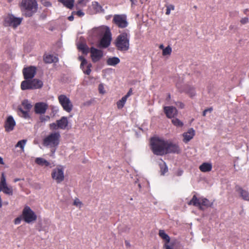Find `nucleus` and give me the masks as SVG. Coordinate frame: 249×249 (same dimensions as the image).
<instances>
[{
    "label": "nucleus",
    "instance_id": "nucleus-1",
    "mask_svg": "<svg viewBox=\"0 0 249 249\" xmlns=\"http://www.w3.org/2000/svg\"><path fill=\"white\" fill-rule=\"evenodd\" d=\"M21 11L26 17H31L38 9L36 0H21L19 4Z\"/></svg>",
    "mask_w": 249,
    "mask_h": 249
},
{
    "label": "nucleus",
    "instance_id": "nucleus-2",
    "mask_svg": "<svg viewBox=\"0 0 249 249\" xmlns=\"http://www.w3.org/2000/svg\"><path fill=\"white\" fill-rule=\"evenodd\" d=\"M166 141L158 137H153L150 139L151 149L153 153L158 156L166 155Z\"/></svg>",
    "mask_w": 249,
    "mask_h": 249
},
{
    "label": "nucleus",
    "instance_id": "nucleus-3",
    "mask_svg": "<svg viewBox=\"0 0 249 249\" xmlns=\"http://www.w3.org/2000/svg\"><path fill=\"white\" fill-rule=\"evenodd\" d=\"M130 35L128 32H123L116 38L115 45L117 49L121 52H126L130 48Z\"/></svg>",
    "mask_w": 249,
    "mask_h": 249
},
{
    "label": "nucleus",
    "instance_id": "nucleus-4",
    "mask_svg": "<svg viewBox=\"0 0 249 249\" xmlns=\"http://www.w3.org/2000/svg\"><path fill=\"white\" fill-rule=\"evenodd\" d=\"M60 134L59 132L50 133L43 140V145L51 148L56 147L59 143Z\"/></svg>",
    "mask_w": 249,
    "mask_h": 249
},
{
    "label": "nucleus",
    "instance_id": "nucleus-5",
    "mask_svg": "<svg viewBox=\"0 0 249 249\" xmlns=\"http://www.w3.org/2000/svg\"><path fill=\"white\" fill-rule=\"evenodd\" d=\"M3 25L16 29L22 22V18L16 17L14 15L8 14L3 17Z\"/></svg>",
    "mask_w": 249,
    "mask_h": 249
},
{
    "label": "nucleus",
    "instance_id": "nucleus-6",
    "mask_svg": "<svg viewBox=\"0 0 249 249\" xmlns=\"http://www.w3.org/2000/svg\"><path fill=\"white\" fill-rule=\"evenodd\" d=\"M43 82L38 79H31L23 81L20 85L23 90L40 89L43 87Z\"/></svg>",
    "mask_w": 249,
    "mask_h": 249
},
{
    "label": "nucleus",
    "instance_id": "nucleus-7",
    "mask_svg": "<svg viewBox=\"0 0 249 249\" xmlns=\"http://www.w3.org/2000/svg\"><path fill=\"white\" fill-rule=\"evenodd\" d=\"M21 218L26 223H31L36 221L37 215L29 206H25L22 210Z\"/></svg>",
    "mask_w": 249,
    "mask_h": 249
},
{
    "label": "nucleus",
    "instance_id": "nucleus-8",
    "mask_svg": "<svg viewBox=\"0 0 249 249\" xmlns=\"http://www.w3.org/2000/svg\"><path fill=\"white\" fill-rule=\"evenodd\" d=\"M59 103L63 109L67 112H70L73 108V105L69 98L64 94H61L58 97Z\"/></svg>",
    "mask_w": 249,
    "mask_h": 249
},
{
    "label": "nucleus",
    "instance_id": "nucleus-9",
    "mask_svg": "<svg viewBox=\"0 0 249 249\" xmlns=\"http://www.w3.org/2000/svg\"><path fill=\"white\" fill-rule=\"evenodd\" d=\"M112 22L120 28H124L128 25L126 16L124 14L114 15Z\"/></svg>",
    "mask_w": 249,
    "mask_h": 249
},
{
    "label": "nucleus",
    "instance_id": "nucleus-10",
    "mask_svg": "<svg viewBox=\"0 0 249 249\" xmlns=\"http://www.w3.org/2000/svg\"><path fill=\"white\" fill-rule=\"evenodd\" d=\"M111 41V34L108 28L106 29L103 37L101 39L99 46L106 48L108 47Z\"/></svg>",
    "mask_w": 249,
    "mask_h": 249
},
{
    "label": "nucleus",
    "instance_id": "nucleus-11",
    "mask_svg": "<svg viewBox=\"0 0 249 249\" xmlns=\"http://www.w3.org/2000/svg\"><path fill=\"white\" fill-rule=\"evenodd\" d=\"M0 191L4 194L12 195L13 189L11 186H8L6 183V177L4 173H2L0 181Z\"/></svg>",
    "mask_w": 249,
    "mask_h": 249
},
{
    "label": "nucleus",
    "instance_id": "nucleus-12",
    "mask_svg": "<svg viewBox=\"0 0 249 249\" xmlns=\"http://www.w3.org/2000/svg\"><path fill=\"white\" fill-rule=\"evenodd\" d=\"M52 178L55 180L57 183H60L64 179V170L62 168H56L53 169L52 174Z\"/></svg>",
    "mask_w": 249,
    "mask_h": 249
},
{
    "label": "nucleus",
    "instance_id": "nucleus-13",
    "mask_svg": "<svg viewBox=\"0 0 249 249\" xmlns=\"http://www.w3.org/2000/svg\"><path fill=\"white\" fill-rule=\"evenodd\" d=\"M22 73L25 80L33 79L36 73V68L35 66H29L23 68Z\"/></svg>",
    "mask_w": 249,
    "mask_h": 249
},
{
    "label": "nucleus",
    "instance_id": "nucleus-14",
    "mask_svg": "<svg viewBox=\"0 0 249 249\" xmlns=\"http://www.w3.org/2000/svg\"><path fill=\"white\" fill-rule=\"evenodd\" d=\"M180 149L178 145L171 141L166 140V155L169 153H178Z\"/></svg>",
    "mask_w": 249,
    "mask_h": 249
},
{
    "label": "nucleus",
    "instance_id": "nucleus-15",
    "mask_svg": "<svg viewBox=\"0 0 249 249\" xmlns=\"http://www.w3.org/2000/svg\"><path fill=\"white\" fill-rule=\"evenodd\" d=\"M48 108V105L45 102H37L35 104L34 111L37 114H44Z\"/></svg>",
    "mask_w": 249,
    "mask_h": 249
},
{
    "label": "nucleus",
    "instance_id": "nucleus-16",
    "mask_svg": "<svg viewBox=\"0 0 249 249\" xmlns=\"http://www.w3.org/2000/svg\"><path fill=\"white\" fill-rule=\"evenodd\" d=\"M91 57L93 62L95 63L99 61L103 55L102 51L92 47L90 49Z\"/></svg>",
    "mask_w": 249,
    "mask_h": 249
},
{
    "label": "nucleus",
    "instance_id": "nucleus-17",
    "mask_svg": "<svg viewBox=\"0 0 249 249\" xmlns=\"http://www.w3.org/2000/svg\"><path fill=\"white\" fill-rule=\"evenodd\" d=\"M16 126V122L12 116H9L4 123V128L6 132L12 131Z\"/></svg>",
    "mask_w": 249,
    "mask_h": 249
},
{
    "label": "nucleus",
    "instance_id": "nucleus-18",
    "mask_svg": "<svg viewBox=\"0 0 249 249\" xmlns=\"http://www.w3.org/2000/svg\"><path fill=\"white\" fill-rule=\"evenodd\" d=\"M163 111L166 117L168 118H174L178 114L177 108L173 106L164 107Z\"/></svg>",
    "mask_w": 249,
    "mask_h": 249
},
{
    "label": "nucleus",
    "instance_id": "nucleus-19",
    "mask_svg": "<svg viewBox=\"0 0 249 249\" xmlns=\"http://www.w3.org/2000/svg\"><path fill=\"white\" fill-rule=\"evenodd\" d=\"M195 135V131L193 128L188 129L187 132L183 133L182 136L183 137V141L185 143H187L191 139L193 138Z\"/></svg>",
    "mask_w": 249,
    "mask_h": 249
},
{
    "label": "nucleus",
    "instance_id": "nucleus-20",
    "mask_svg": "<svg viewBox=\"0 0 249 249\" xmlns=\"http://www.w3.org/2000/svg\"><path fill=\"white\" fill-rule=\"evenodd\" d=\"M235 190L238 192L242 198L245 201H249V192L243 189L241 187L236 186Z\"/></svg>",
    "mask_w": 249,
    "mask_h": 249
},
{
    "label": "nucleus",
    "instance_id": "nucleus-21",
    "mask_svg": "<svg viewBox=\"0 0 249 249\" xmlns=\"http://www.w3.org/2000/svg\"><path fill=\"white\" fill-rule=\"evenodd\" d=\"M56 123L59 128L61 129H65L68 125L69 122L67 117H62L60 119L57 120Z\"/></svg>",
    "mask_w": 249,
    "mask_h": 249
},
{
    "label": "nucleus",
    "instance_id": "nucleus-22",
    "mask_svg": "<svg viewBox=\"0 0 249 249\" xmlns=\"http://www.w3.org/2000/svg\"><path fill=\"white\" fill-rule=\"evenodd\" d=\"M80 59L82 60L81 63V67H83L82 69L84 73L87 75H89L91 72L90 68L92 66L91 64L90 63L88 64L86 67V68L85 69L83 66L84 65L87 64V61L85 58L82 57H80Z\"/></svg>",
    "mask_w": 249,
    "mask_h": 249
},
{
    "label": "nucleus",
    "instance_id": "nucleus-23",
    "mask_svg": "<svg viewBox=\"0 0 249 249\" xmlns=\"http://www.w3.org/2000/svg\"><path fill=\"white\" fill-rule=\"evenodd\" d=\"M213 166L211 163L209 162H203L201 164L199 169L202 172H208L212 170Z\"/></svg>",
    "mask_w": 249,
    "mask_h": 249
},
{
    "label": "nucleus",
    "instance_id": "nucleus-24",
    "mask_svg": "<svg viewBox=\"0 0 249 249\" xmlns=\"http://www.w3.org/2000/svg\"><path fill=\"white\" fill-rule=\"evenodd\" d=\"M35 163L41 166L47 167L50 165V163L45 159L42 158H36Z\"/></svg>",
    "mask_w": 249,
    "mask_h": 249
},
{
    "label": "nucleus",
    "instance_id": "nucleus-25",
    "mask_svg": "<svg viewBox=\"0 0 249 249\" xmlns=\"http://www.w3.org/2000/svg\"><path fill=\"white\" fill-rule=\"evenodd\" d=\"M44 61L46 63L57 62L58 61V58L54 56L53 55L48 54L44 56Z\"/></svg>",
    "mask_w": 249,
    "mask_h": 249
},
{
    "label": "nucleus",
    "instance_id": "nucleus-26",
    "mask_svg": "<svg viewBox=\"0 0 249 249\" xmlns=\"http://www.w3.org/2000/svg\"><path fill=\"white\" fill-rule=\"evenodd\" d=\"M67 8L72 9L74 6V0H58Z\"/></svg>",
    "mask_w": 249,
    "mask_h": 249
},
{
    "label": "nucleus",
    "instance_id": "nucleus-27",
    "mask_svg": "<svg viewBox=\"0 0 249 249\" xmlns=\"http://www.w3.org/2000/svg\"><path fill=\"white\" fill-rule=\"evenodd\" d=\"M120 62V59L117 57H112L108 58L107 60V63L109 66H114Z\"/></svg>",
    "mask_w": 249,
    "mask_h": 249
},
{
    "label": "nucleus",
    "instance_id": "nucleus-28",
    "mask_svg": "<svg viewBox=\"0 0 249 249\" xmlns=\"http://www.w3.org/2000/svg\"><path fill=\"white\" fill-rule=\"evenodd\" d=\"M184 92L189 94L191 97H194L196 94L194 88L189 86L185 87Z\"/></svg>",
    "mask_w": 249,
    "mask_h": 249
},
{
    "label": "nucleus",
    "instance_id": "nucleus-29",
    "mask_svg": "<svg viewBox=\"0 0 249 249\" xmlns=\"http://www.w3.org/2000/svg\"><path fill=\"white\" fill-rule=\"evenodd\" d=\"M78 48L79 50H81L84 54H87L89 52V48L85 44L81 43L79 44L78 46Z\"/></svg>",
    "mask_w": 249,
    "mask_h": 249
},
{
    "label": "nucleus",
    "instance_id": "nucleus-30",
    "mask_svg": "<svg viewBox=\"0 0 249 249\" xmlns=\"http://www.w3.org/2000/svg\"><path fill=\"white\" fill-rule=\"evenodd\" d=\"M160 236L163 240L166 241V243H169L170 240V237L164 232L163 230H160L159 231Z\"/></svg>",
    "mask_w": 249,
    "mask_h": 249
},
{
    "label": "nucleus",
    "instance_id": "nucleus-31",
    "mask_svg": "<svg viewBox=\"0 0 249 249\" xmlns=\"http://www.w3.org/2000/svg\"><path fill=\"white\" fill-rule=\"evenodd\" d=\"M21 105L24 110L30 111L32 107V105L29 102L28 100H24L22 103Z\"/></svg>",
    "mask_w": 249,
    "mask_h": 249
},
{
    "label": "nucleus",
    "instance_id": "nucleus-32",
    "mask_svg": "<svg viewBox=\"0 0 249 249\" xmlns=\"http://www.w3.org/2000/svg\"><path fill=\"white\" fill-rule=\"evenodd\" d=\"M18 110L21 113V117H23L24 118L27 119L30 118L29 115V111L28 110H24L22 107H18Z\"/></svg>",
    "mask_w": 249,
    "mask_h": 249
},
{
    "label": "nucleus",
    "instance_id": "nucleus-33",
    "mask_svg": "<svg viewBox=\"0 0 249 249\" xmlns=\"http://www.w3.org/2000/svg\"><path fill=\"white\" fill-rule=\"evenodd\" d=\"M208 199L206 198H197L196 195H194L189 202H206Z\"/></svg>",
    "mask_w": 249,
    "mask_h": 249
},
{
    "label": "nucleus",
    "instance_id": "nucleus-34",
    "mask_svg": "<svg viewBox=\"0 0 249 249\" xmlns=\"http://www.w3.org/2000/svg\"><path fill=\"white\" fill-rule=\"evenodd\" d=\"M92 6L93 8L97 12H102L104 10L101 5L97 1H93L92 2Z\"/></svg>",
    "mask_w": 249,
    "mask_h": 249
},
{
    "label": "nucleus",
    "instance_id": "nucleus-35",
    "mask_svg": "<svg viewBox=\"0 0 249 249\" xmlns=\"http://www.w3.org/2000/svg\"><path fill=\"white\" fill-rule=\"evenodd\" d=\"M126 100L127 99L123 96L121 100L117 102V107L119 109H122L124 107Z\"/></svg>",
    "mask_w": 249,
    "mask_h": 249
},
{
    "label": "nucleus",
    "instance_id": "nucleus-36",
    "mask_svg": "<svg viewBox=\"0 0 249 249\" xmlns=\"http://www.w3.org/2000/svg\"><path fill=\"white\" fill-rule=\"evenodd\" d=\"M173 124L177 127H182L183 125V123L178 118H174L172 120Z\"/></svg>",
    "mask_w": 249,
    "mask_h": 249
},
{
    "label": "nucleus",
    "instance_id": "nucleus-37",
    "mask_svg": "<svg viewBox=\"0 0 249 249\" xmlns=\"http://www.w3.org/2000/svg\"><path fill=\"white\" fill-rule=\"evenodd\" d=\"M27 142L26 140H22L18 141L16 145V147H20L22 150L24 149V146Z\"/></svg>",
    "mask_w": 249,
    "mask_h": 249
},
{
    "label": "nucleus",
    "instance_id": "nucleus-38",
    "mask_svg": "<svg viewBox=\"0 0 249 249\" xmlns=\"http://www.w3.org/2000/svg\"><path fill=\"white\" fill-rule=\"evenodd\" d=\"M172 53V48L170 46H168L162 51V55L163 56L170 55Z\"/></svg>",
    "mask_w": 249,
    "mask_h": 249
},
{
    "label": "nucleus",
    "instance_id": "nucleus-39",
    "mask_svg": "<svg viewBox=\"0 0 249 249\" xmlns=\"http://www.w3.org/2000/svg\"><path fill=\"white\" fill-rule=\"evenodd\" d=\"M160 168L161 174L163 175L165 173H166L168 171L167 167L166 166L164 162H163L162 164H160Z\"/></svg>",
    "mask_w": 249,
    "mask_h": 249
},
{
    "label": "nucleus",
    "instance_id": "nucleus-40",
    "mask_svg": "<svg viewBox=\"0 0 249 249\" xmlns=\"http://www.w3.org/2000/svg\"><path fill=\"white\" fill-rule=\"evenodd\" d=\"M166 11L165 14L167 15H170L171 10H174L175 9V6L172 4L169 5H166Z\"/></svg>",
    "mask_w": 249,
    "mask_h": 249
},
{
    "label": "nucleus",
    "instance_id": "nucleus-41",
    "mask_svg": "<svg viewBox=\"0 0 249 249\" xmlns=\"http://www.w3.org/2000/svg\"><path fill=\"white\" fill-rule=\"evenodd\" d=\"M57 125H58V124H57V123H56V124L53 123L50 124L49 125V126H50V128L51 129L56 130V129L59 128L58 126H57Z\"/></svg>",
    "mask_w": 249,
    "mask_h": 249
},
{
    "label": "nucleus",
    "instance_id": "nucleus-42",
    "mask_svg": "<svg viewBox=\"0 0 249 249\" xmlns=\"http://www.w3.org/2000/svg\"><path fill=\"white\" fill-rule=\"evenodd\" d=\"M193 204L195 207L200 209H203V207L205 206V203H189V204Z\"/></svg>",
    "mask_w": 249,
    "mask_h": 249
},
{
    "label": "nucleus",
    "instance_id": "nucleus-43",
    "mask_svg": "<svg viewBox=\"0 0 249 249\" xmlns=\"http://www.w3.org/2000/svg\"><path fill=\"white\" fill-rule=\"evenodd\" d=\"M72 14H75L79 17H82L84 15V13L81 10H78L77 11L73 12Z\"/></svg>",
    "mask_w": 249,
    "mask_h": 249
},
{
    "label": "nucleus",
    "instance_id": "nucleus-44",
    "mask_svg": "<svg viewBox=\"0 0 249 249\" xmlns=\"http://www.w3.org/2000/svg\"><path fill=\"white\" fill-rule=\"evenodd\" d=\"M50 119V117L49 116H40L39 117V119L41 122H45Z\"/></svg>",
    "mask_w": 249,
    "mask_h": 249
},
{
    "label": "nucleus",
    "instance_id": "nucleus-45",
    "mask_svg": "<svg viewBox=\"0 0 249 249\" xmlns=\"http://www.w3.org/2000/svg\"><path fill=\"white\" fill-rule=\"evenodd\" d=\"M104 86L102 84H100L99 85V91L100 93L103 94L105 93V91L104 90Z\"/></svg>",
    "mask_w": 249,
    "mask_h": 249
},
{
    "label": "nucleus",
    "instance_id": "nucleus-46",
    "mask_svg": "<svg viewBox=\"0 0 249 249\" xmlns=\"http://www.w3.org/2000/svg\"><path fill=\"white\" fill-rule=\"evenodd\" d=\"M249 22V18H242L241 20H240V22L243 24H246L248 22Z\"/></svg>",
    "mask_w": 249,
    "mask_h": 249
},
{
    "label": "nucleus",
    "instance_id": "nucleus-47",
    "mask_svg": "<svg viewBox=\"0 0 249 249\" xmlns=\"http://www.w3.org/2000/svg\"><path fill=\"white\" fill-rule=\"evenodd\" d=\"M177 106L180 108H183L184 107V105L183 103L181 102H178L176 103Z\"/></svg>",
    "mask_w": 249,
    "mask_h": 249
},
{
    "label": "nucleus",
    "instance_id": "nucleus-48",
    "mask_svg": "<svg viewBox=\"0 0 249 249\" xmlns=\"http://www.w3.org/2000/svg\"><path fill=\"white\" fill-rule=\"evenodd\" d=\"M21 218H22L21 217L16 218L14 220V223L16 225L19 224L21 222Z\"/></svg>",
    "mask_w": 249,
    "mask_h": 249
},
{
    "label": "nucleus",
    "instance_id": "nucleus-49",
    "mask_svg": "<svg viewBox=\"0 0 249 249\" xmlns=\"http://www.w3.org/2000/svg\"><path fill=\"white\" fill-rule=\"evenodd\" d=\"M132 94V89H130L128 92L126 93L125 95L124 96L127 99V98Z\"/></svg>",
    "mask_w": 249,
    "mask_h": 249
},
{
    "label": "nucleus",
    "instance_id": "nucleus-50",
    "mask_svg": "<svg viewBox=\"0 0 249 249\" xmlns=\"http://www.w3.org/2000/svg\"><path fill=\"white\" fill-rule=\"evenodd\" d=\"M130 1L131 2V7H134L136 5L137 0H130Z\"/></svg>",
    "mask_w": 249,
    "mask_h": 249
},
{
    "label": "nucleus",
    "instance_id": "nucleus-51",
    "mask_svg": "<svg viewBox=\"0 0 249 249\" xmlns=\"http://www.w3.org/2000/svg\"><path fill=\"white\" fill-rule=\"evenodd\" d=\"M68 18L70 21H72L74 19V17L72 15H71L69 16Z\"/></svg>",
    "mask_w": 249,
    "mask_h": 249
},
{
    "label": "nucleus",
    "instance_id": "nucleus-52",
    "mask_svg": "<svg viewBox=\"0 0 249 249\" xmlns=\"http://www.w3.org/2000/svg\"><path fill=\"white\" fill-rule=\"evenodd\" d=\"M21 180H23L24 178L21 179V178H16L14 179V181L15 182H16L18 181Z\"/></svg>",
    "mask_w": 249,
    "mask_h": 249
},
{
    "label": "nucleus",
    "instance_id": "nucleus-53",
    "mask_svg": "<svg viewBox=\"0 0 249 249\" xmlns=\"http://www.w3.org/2000/svg\"><path fill=\"white\" fill-rule=\"evenodd\" d=\"M205 110H207V112H211L213 111V108L212 107H211L206 109Z\"/></svg>",
    "mask_w": 249,
    "mask_h": 249
},
{
    "label": "nucleus",
    "instance_id": "nucleus-54",
    "mask_svg": "<svg viewBox=\"0 0 249 249\" xmlns=\"http://www.w3.org/2000/svg\"><path fill=\"white\" fill-rule=\"evenodd\" d=\"M0 164H4V163L3 162V159L1 157H0Z\"/></svg>",
    "mask_w": 249,
    "mask_h": 249
},
{
    "label": "nucleus",
    "instance_id": "nucleus-55",
    "mask_svg": "<svg viewBox=\"0 0 249 249\" xmlns=\"http://www.w3.org/2000/svg\"><path fill=\"white\" fill-rule=\"evenodd\" d=\"M207 112V110H205H205L203 111V112L202 115H203V116H206V115Z\"/></svg>",
    "mask_w": 249,
    "mask_h": 249
},
{
    "label": "nucleus",
    "instance_id": "nucleus-56",
    "mask_svg": "<svg viewBox=\"0 0 249 249\" xmlns=\"http://www.w3.org/2000/svg\"><path fill=\"white\" fill-rule=\"evenodd\" d=\"M171 98V95H170V93H168V96H167V98L166 99V100H170Z\"/></svg>",
    "mask_w": 249,
    "mask_h": 249
},
{
    "label": "nucleus",
    "instance_id": "nucleus-57",
    "mask_svg": "<svg viewBox=\"0 0 249 249\" xmlns=\"http://www.w3.org/2000/svg\"><path fill=\"white\" fill-rule=\"evenodd\" d=\"M160 48L162 49L163 50V49H164V46L162 45V44H161L160 46Z\"/></svg>",
    "mask_w": 249,
    "mask_h": 249
},
{
    "label": "nucleus",
    "instance_id": "nucleus-58",
    "mask_svg": "<svg viewBox=\"0 0 249 249\" xmlns=\"http://www.w3.org/2000/svg\"><path fill=\"white\" fill-rule=\"evenodd\" d=\"M249 11L248 9H246L244 10V14H246L248 12V11Z\"/></svg>",
    "mask_w": 249,
    "mask_h": 249
},
{
    "label": "nucleus",
    "instance_id": "nucleus-59",
    "mask_svg": "<svg viewBox=\"0 0 249 249\" xmlns=\"http://www.w3.org/2000/svg\"><path fill=\"white\" fill-rule=\"evenodd\" d=\"M73 202L76 203V202H80L79 201V200L78 199L76 198V199L74 200Z\"/></svg>",
    "mask_w": 249,
    "mask_h": 249
},
{
    "label": "nucleus",
    "instance_id": "nucleus-60",
    "mask_svg": "<svg viewBox=\"0 0 249 249\" xmlns=\"http://www.w3.org/2000/svg\"><path fill=\"white\" fill-rule=\"evenodd\" d=\"M83 2V0H80L78 1V4H81Z\"/></svg>",
    "mask_w": 249,
    "mask_h": 249
},
{
    "label": "nucleus",
    "instance_id": "nucleus-61",
    "mask_svg": "<svg viewBox=\"0 0 249 249\" xmlns=\"http://www.w3.org/2000/svg\"><path fill=\"white\" fill-rule=\"evenodd\" d=\"M46 6H49V5H51V3H50V2H47V4H46Z\"/></svg>",
    "mask_w": 249,
    "mask_h": 249
},
{
    "label": "nucleus",
    "instance_id": "nucleus-62",
    "mask_svg": "<svg viewBox=\"0 0 249 249\" xmlns=\"http://www.w3.org/2000/svg\"><path fill=\"white\" fill-rule=\"evenodd\" d=\"M76 206H78V204H80V203H74Z\"/></svg>",
    "mask_w": 249,
    "mask_h": 249
},
{
    "label": "nucleus",
    "instance_id": "nucleus-63",
    "mask_svg": "<svg viewBox=\"0 0 249 249\" xmlns=\"http://www.w3.org/2000/svg\"><path fill=\"white\" fill-rule=\"evenodd\" d=\"M13 0H7L8 2H11Z\"/></svg>",
    "mask_w": 249,
    "mask_h": 249
},
{
    "label": "nucleus",
    "instance_id": "nucleus-64",
    "mask_svg": "<svg viewBox=\"0 0 249 249\" xmlns=\"http://www.w3.org/2000/svg\"><path fill=\"white\" fill-rule=\"evenodd\" d=\"M2 203H0V208L2 207Z\"/></svg>",
    "mask_w": 249,
    "mask_h": 249
}]
</instances>
